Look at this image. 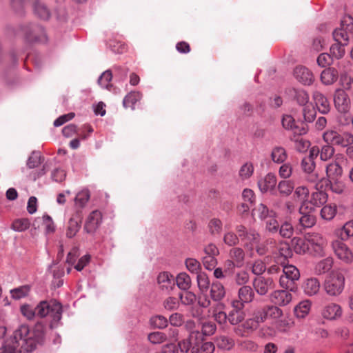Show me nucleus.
Returning <instances> with one entry per match:
<instances>
[{
	"mask_svg": "<svg viewBox=\"0 0 353 353\" xmlns=\"http://www.w3.org/2000/svg\"><path fill=\"white\" fill-rule=\"evenodd\" d=\"M45 336V325L42 323H37L32 330L28 325L22 324L14 330L12 339L4 342L0 353H30L44 343Z\"/></svg>",
	"mask_w": 353,
	"mask_h": 353,
	"instance_id": "obj_1",
	"label": "nucleus"
},
{
	"mask_svg": "<svg viewBox=\"0 0 353 353\" xmlns=\"http://www.w3.org/2000/svg\"><path fill=\"white\" fill-rule=\"evenodd\" d=\"M21 312L29 320L32 319L35 316L40 318L50 316L52 319L50 327L52 329L57 327L61 319L63 309L59 302L55 299H50L40 301L34 308L28 305H22Z\"/></svg>",
	"mask_w": 353,
	"mask_h": 353,
	"instance_id": "obj_2",
	"label": "nucleus"
},
{
	"mask_svg": "<svg viewBox=\"0 0 353 353\" xmlns=\"http://www.w3.org/2000/svg\"><path fill=\"white\" fill-rule=\"evenodd\" d=\"M323 139L327 143L345 148L353 144V134L340 129H329L324 132Z\"/></svg>",
	"mask_w": 353,
	"mask_h": 353,
	"instance_id": "obj_3",
	"label": "nucleus"
},
{
	"mask_svg": "<svg viewBox=\"0 0 353 353\" xmlns=\"http://www.w3.org/2000/svg\"><path fill=\"white\" fill-rule=\"evenodd\" d=\"M282 272L279 279L280 286L292 292L296 291V282L300 278L299 270L294 265H288L283 266Z\"/></svg>",
	"mask_w": 353,
	"mask_h": 353,
	"instance_id": "obj_4",
	"label": "nucleus"
},
{
	"mask_svg": "<svg viewBox=\"0 0 353 353\" xmlns=\"http://www.w3.org/2000/svg\"><path fill=\"white\" fill-rule=\"evenodd\" d=\"M20 31L27 43L43 41L46 39L44 29L37 24H23L20 27Z\"/></svg>",
	"mask_w": 353,
	"mask_h": 353,
	"instance_id": "obj_5",
	"label": "nucleus"
},
{
	"mask_svg": "<svg viewBox=\"0 0 353 353\" xmlns=\"http://www.w3.org/2000/svg\"><path fill=\"white\" fill-rule=\"evenodd\" d=\"M345 285V277L341 272L333 273L325 281L323 288L326 293L330 296H338L343 290Z\"/></svg>",
	"mask_w": 353,
	"mask_h": 353,
	"instance_id": "obj_6",
	"label": "nucleus"
},
{
	"mask_svg": "<svg viewBox=\"0 0 353 353\" xmlns=\"http://www.w3.org/2000/svg\"><path fill=\"white\" fill-rule=\"evenodd\" d=\"M32 3L33 10L39 17L43 20H47L50 17V12L48 8L39 0H11L12 8L19 12L25 3Z\"/></svg>",
	"mask_w": 353,
	"mask_h": 353,
	"instance_id": "obj_7",
	"label": "nucleus"
},
{
	"mask_svg": "<svg viewBox=\"0 0 353 353\" xmlns=\"http://www.w3.org/2000/svg\"><path fill=\"white\" fill-rule=\"evenodd\" d=\"M235 230L239 234V239L245 242V245H254L260 242L261 236L259 232L252 228L248 229L243 225H237Z\"/></svg>",
	"mask_w": 353,
	"mask_h": 353,
	"instance_id": "obj_8",
	"label": "nucleus"
},
{
	"mask_svg": "<svg viewBox=\"0 0 353 353\" xmlns=\"http://www.w3.org/2000/svg\"><path fill=\"white\" fill-rule=\"evenodd\" d=\"M332 248L339 259L346 264L353 262V253L349 247L341 240L334 241Z\"/></svg>",
	"mask_w": 353,
	"mask_h": 353,
	"instance_id": "obj_9",
	"label": "nucleus"
},
{
	"mask_svg": "<svg viewBox=\"0 0 353 353\" xmlns=\"http://www.w3.org/2000/svg\"><path fill=\"white\" fill-rule=\"evenodd\" d=\"M255 296L252 288L249 285L241 287L238 291V300L232 302V307L237 309H243L245 303H251Z\"/></svg>",
	"mask_w": 353,
	"mask_h": 353,
	"instance_id": "obj_10",
	"label": "nucleus"
},
{
	"mask_svg": "<svg viewBox=\"0 0 353 353\" xmlns=\"http://www.w3.org/2000/svg\"><path fill=\"white\" fill-rule=\"evenodd\" d=\"M334 103L339 112L346 113L350 109L351 101L344 90L337 89L334 94Z\"/></svg>",
	"mask_w": 353,
	"mask_h": 353,
	"instance_id": "obj_11",
	"label": "nucleus"
},
{
	"mask_svg": "<svg viewBox=\"0 0 353 353\" xmlns=\"http://www.w3.org/2000/svg\"><path fill=\"white\" fill-rule=\"evenodd\" d=\"M309 247L310 246L314 252V254L322 256L324 254L323 248L325 245V240L321 234L316 232H309L305 234Z\"/></svg>",
	"mask_w": 353,
	"mask_h": 353,
	"instance_id": "obj_12",
	"label": "nucleus"
},
{
	"mask_svg": "<svg viewBox=\"0 0 353 353\" xmlns=\"http://www.w3.org/2000/svg\"><path fill=\"white\" fill-rule=\"evenodd\" d=\"M252 285L256 293L261 296L265 295L270 290L274 288L275 283L272 278L259 276L254 279Z\"/></svg>",
	"mask_w": 353,
	"mask_h": 353,
	"instance_id": "obj_13",
	"label": "nucleus"
},
{
	"mask_svg": "<svg viewBox=\"0 0 353 353\" xmlns=\"http://www.w3.org/2000/svg\"><path fill=\"white\" fill-rule=\"evenodd\" d=\"M294 78L305 85H310L314 81V76L312 71L303 65H297L294 69Z\"/></svg>",
	"mask_w": 353,
	"mask_h": 353,
	"instance_id": "obj_14",
	"label": "nucleus"
},
{
	"mask_svg": "<svg viewBox=\"0 0 353 353\" xmlns=\"http://www.w3.org/2000/svg\"><path fill=\"white\" fill-rule=\"evenodd\" d=\"M292 294L288 290H278L272 292L270 295V301L278 306H285L292 301Z\"/></svg>",
	"mask_w": 353,
	"mask_h": 353,
	"instance_id": "obj_15",
	"label": "nucleus"
},
{
	"mask_svg": "<svg viewBox=\"0 0 353 353\" xmlns=\"http://www.w3.org/2000/svg\"><path fill=\"white\" fill-rule=\"evenodd\" d=\"M277 183L276 176L274 174L270 172L265 177L258 181V186L261 192L265 193L268 191L272 194H275V187Z\"/></svg>",
	"mask_w": 353,
	"mask_h": 353,
	"instance_id": "obj_16",
	"label": "nucleus"
},
{
	"mask_svg": "<svg viewBox=\"0 0 353 353\" xmlns=\"http://www.w3.org/2000/svg\"><path fill=\"white\" fill-rule=\"evenodd\" d=\"M283 127L288 130H292L294 134L302 135L307 132V128L305 125L299 126L295 124V120L290 114L283 115L281 120Z\"/></svg>",
	"mask_w": 353,
	"mask_h": 353,
	"instance_id": "obj_17",
	"label": "nucleus"
},
{
	"mask_svg": "<svg viewBox=\"0 0 353 353\" xmlns=\"http://www.w3.org/2000/svg\"><path fill=\"white\" fill-rule=\"evenodd\" d=\"M102 220L101 212L99 210L92 211L88 216L84 225V230L87 233L94 232L99 226Z\"/></svg>",
	"mask_w": 353,
	"mask_h": 353,
	"instance_id": "obj_18",
	"label": "nucleus"
},
{
	"mask_svg": "<svg viewBox=\"0 0 353 353\" xmlns=\"http://www.w3.org/2000/svg\"><path fill=\"white\" fill-rule=\"evenodd\" d=\"M341 307L336 303H331L326 305L322 310V316L328 320H336L342 316Z\"/></svg>",
	"mask_w": 353,
	"mask_h": 353,
	"instance_id": "obj_19",
	"label": "nucleus"
},
{
	"mask_svg": "<svg viewBox=\"0 0 353 353\" xmlns=\"http://www.w3.org/2000/svg\"><path fill=\"white\" fill-rule=\"evenodd\" d=\"M313 100L318 110L322 114H327L330 111V103L327 97L318 90L313 92Z\"/></svg>",
	"mask_w": 353,
	"mask_h": 353,
	"instance_id": "obj_20",
	"label": "nucleus"
},
{
	"mask_svg": "<svg viewBox=\"0 0 353 353\" xmlns=\"http://www.w3.org/2000/svg\"><path fill=\"white\" fill-rule=\"evenodd\" d=\"M157 283L161 290L169 292L174 287L175 282L172 275L163 272L158 275Z\"/></svg>",
	"mask_w": 353,
	"mask_h": 353,
	"instance_id": "obj_21",
	"label": "nucleus"
},
{
	"mask_svg": "<svg viewBox=\"0 0 353 353\" xmlns=\"http://www.w3.org/2000/svg\"><path fill=\"white\" fill-rule=\"evenodd\" d=\"M225 289L219 281L213 282L210 286V296L215 302L221 301L225 296Z\"/></svg>",
	"mask_w": 353,
	"mask_h": 353,
	"instance_id": "obj_22",
	"label": "nucleus"
},
{
	"mask_svg": "<svg viewBox=\"0 0 353 353\" xmlns=\"http://www.w3.org/2000/svg\"><path fill=\"white\" fill-rule=\"evenodd\" d=\"M81 224V219L79 214L73 215L68 221L66 236L68 238L74 237L79 230Z\"/></svg>",
	"mask_w": 353,
	"mask_h": 353,
	"instance_id": "obj_23",
	"label": "nucleus"
},
{
	"mask_svg": "<svg viewBox=\"0 0 353 353\" xmlns=\"http://www.w3.org/2000/svg\"><path fill=\"white\" fill-rule=\"evenodd\" d=\"M291 243L293 250L296 254H304L309 250V245L305 237H294L291 241Z\"/></svg>",
	"mask_w": 353,
	"mask_h": 353,
	"instance_id": "obj_24",
	"label": "nucleus"
},
{
	"mask_svg": "<svg viewBox=\"0 0 353 353\" xmlns=\"http://www.w3.org/2000/svg\"><path fill=\"white\" fill-rule=\"evenodd\" d=\"M304 207L302 205L299 208V212L301 216L299 218V225L304 228H310L316 223V217L310 212H304Z\"/></svg>",
	"mask_w": 353,
	"mask_h": 353,
	"instance_id": "obj_25",
	"label": "nucleus"
},
{
	"mask_svg": "<svg viewBox=\"0 0 353 353\" xmlns=\"http://www.w3.org/2000/svg\"><path fill=\"white\" fill-rule=\"evenodd\" d=\"M320 289V283L316 278L307 279L303 284L304 292L308 296L316 294Z\"/></svg>",
	"mask_w": 353,
	"mask_h": 353,
	"instance_id": "obj_26",
	"label": "nucleus"
},
{
	"mask_svg": "<svg viewBox=\"0 0 353 353\" xmlns=\"http://www.w3.org/2000/svg\"><path fill=\"white\" fill-rule=\"evenodd\" d=\"M142 98V94L140 92L132 91L128 93L123 100V105L125 108H131L134 110V105L137 102L139 101Z\"/></svg>",
	"mask_w": 353,
	"mask_h": 353,
	"instance_id": "obj_27",
	"label": "nucleus"
},
{
	"mask_svg": "<svg viewBox=\"0 0 353 353\" xmlns=\"http://www.w3.org/2000/svg\"><path fill=\"white\" fill-rule=\"evenodd\" d=\"M301 168L307 174H311L310 181L312 182H315L318 179V176L316 174H313V172L315 169L316 165L314 161L312 160L310 158L304 157L301 163Z\"/></svg>",
	"mask_w": 353,
	"mask_h": 353,
	"instance_id": "obj_28",
	"label": "nucleus"
},
{
	"mask_svg": "<svg viewBox=\"0 0 353 353\" xmlns=\"http://www.w3.org/2000/svg\"><path fill=\"white\" fill-rule=\"evenodd\" d=\"M270 156L272 161L278 164L284 163L288 158L287 152L282 146L274 147Z\"/></svg>",
	"mask_w": 353,
	"mask_h": 353,
	"instance_id": "obj_29",
	"label": "nucleus"
},
{
	"mask_svg": "<svg viewBox=\"0 0 353 353\" xmlns=\"http://www.w3.org/2000/svg\"><path fill=\"white\" fill-rule=\"evenodd\" d=\"M326 174L329 179H339L343 174V168L338 162L334 161L327 165Z\"/></svg>",
	"mask_w": 353,
	"mask_h": 353,
	"instance_id": "obj_30",
	"label": "nucleus"
},
{
	"mask_svg": "<svg viewBox=\"0 0 353 353\" xmlns=\"http://www.w3.org/2000/svg\"><path fill=\"white\" fill-rule=\"evenodd\" d=\"M229 256L237 263V268H241L244 263L245 254L244 250L239 247L230 249Z\"/></svg>",
	"mask_w": 353,
	"mask_h": 353,
	"instance_id": "obj_31",
	"label": "nucleus"
},
{
	"mask_svg": "<svg viewBox=\"0 0 353 353\" xmlns=\"http://www.w3.org/2000/svg\"><path fill=\"white\" fill-rule=\"evenodd\" d=\"M337 79V72L332 68H327L321 74V80L325 85H331Z\"/></svg>",
	"mask_w": 353,
	"mask_h": 353,
	"instance_id": "obj_32",
	"label": "nucleus"
},
{
	"mask_svg": "<svg viewBox=\"0 0 353 353\" xmlns=\"http://www.w3.org/2000/svg\"><path fill=\"white\" fill-rule=\"evenodd\" d=\"M333 265V259L327 257L318 262L315 265V272L318 274H322L331 270Z\"/></svg>",
	"mask_w": 353,
	"mask_h": 353,
	"instance_id": "obj_33",
	"label": "nucleus"
},
{
	"mask_svg": "<svg viewBox=\"0 0 353 353\" xmlns=\"http://www.w3.org/2000/svg\"><path fill=\"white\" fill-rule=\"evenodd\" d=\"M198 288L201 292L205 293L208 291L210 285V281L205 272H201L196 276Z\"/></svg>",
	"mask_w": 353,
	"mask_h": 353,
	"instance_id": "obj_34",
	"label": "nucleus"
},
{
	"mask_svg": "<svg viewBox=\"0 0 353 353\" xmlns=\"http://www.w3.org/2000/svg\"><path fill=\"white\" fill-rule=\"evenodd\" d=\"M277 188L282 196H288L294 188V183L291 180H283L279 183Z\"/></svg>",
	"mask_w": 353,
	"mask_h": 353,
	"instance_id": "obj_35",
	"label": "nucleus"
},
{
	"mask_svg": "<svg viewBox=\"0 0 353 353\" xmlns=\"http://www.w3.org/2000/svg\"><path fill=\"white\" fill-rule=\"evenodd\" d=\"M199 334V332H192L190 336V339H184L180 342H179L177 346L178 349L179 348L181 350V352L182 353H191V350L194 347H199V345H192V339L194 337V336H196Z\"/></svg>",
	"mask_w": 353,
	"mask_h": 353,
	"instance_id": "obj_36",
	"label": "nucleus"
},
{
	"mask_svg": "<svg viewBox=\"0 0 353 353\" xmlns=\"http://www.w3.org/2000/svg\"><path fill=\"white\" fill-rule=\"evenodd\" d=\"M177 286L182 290H188L191 287V279L185 272H181L176 277Z\"/></svg>",
	"mask_w": 353,
	"mask_h": 353,
	"instance_id": "obj_37",
	"label": "nucleus"
},
{
	"mask_svg": "<svg viewBox=\"0 0 353 353\" xmlns=\"http://www.w3.org/2000/svg\"><path fill=\"white\" fill-rule=\"evenodd\" d=\"M243 309L232 307L228 315V321L232 325H237L244 319Z\"/></svg>",
	"mask_w": 353,
	"mask_h": 353,
	"instance_id": "obj_38",
	"label": "nucleus"
},
{
	"mask_svg": "<svg viewBox=\"0 0 353 353\" xmlns=\"http://www.w3.org/2000/svg\"><path fill=\"white\" fill-rule=\"evenodd\" d=\"M43 161V158L41 157L40 152L33 151L27 160L26 165L29 169H34L41 164Z\"/></svg>",
	"mask_w": 353,
	"mask_h": 353,
	"instance_id": "obj_39",
	"label": "nucleus"
},
{
	"mask_svg": "<svg viewBox=\"0 0 353 353\" xmlns=\"http://www.w3.org/2000/svg\"><path fill=\"white\" fill-rule=\"evenodd\" d=\"M265 224L268 232L272 234L277 233L280 224L276 219V213H272L270 217L265 220Z\"/></svg>",
	"mask_w": 353,
	"mask_h": 353,
	"instance_id": "obj_40",
	"label": "nucleus"
},
{
	"mask_svg": "<svg viewBox=\"0 0 353 353\" xmlns=\"http://www.w3.org/2000/svg\"><path fill=\"white\" fill-rule=\"evenodd\" d=\"M216 343L218 347L223 350H230L234 345V341L231 337L224 335L218 336Z\"/></svg>",
	"mask_w": 353,
	"mask_h": 353,
	"instance_id": "obj_41",
	"label": "nucleus"
},
{
	"mask_svg": "<svg viewBox=\"0 0 353 353\" xmlns=\"http://www.w3.org/2000/svg\"><path fill=\"white\" fill-rule=\"evenodd\" d=\"M334 152V148L331 144L327 143L319 149L320 159L322 161H327L333 157Z\"/></svg>",
	"mask_w": 353,
	"mask_h": 353,
	"instance_id": "obj_42",
	"label": "nucleus"
},
{
	"mask_svg": "<svg viewBox=\"0 0 353 353\" xmlns=\"http://www.w3.org/2000/svg\"><path fill=\"white\" fill-rule=\"evenodd\" d=\"M30 287L28 285L20 286L10 290V294L14 299H20L28 295Z\"/></svg>",
	"mask_w": 353,
	"mask_h": 353,
	"instance_id": "obj_43",
	"label": "nucleus"
},
{
	"mask_svg": "<svg viewBox=\"0 0 353 353\" xmlns=\"http://www.w3.org/2000/svg\"><path fill=\"white\" fill-rule=\"evenodd\" d=\"M329 185L330 190L336 194H342L345 190V184L339 179H329Z\"/></svg>",
	"mask_w": 353,
	"mask_h": 353,
	"instance_id": "obj_44",
	"label": "nucleus"
},
{
	"mask_svg": "<svg viewBox=\"0 0 353 353\" xmlns=\"http://www.w3.org/2000/svg\"><path fill=\"white\" fill-rule=\"evenodd\" d=\"M344 45L342 43L336 42L330 47V55L332 58L339 59L345 54Z\"/></svg>",
	"mask_w": 353,
	"mask_h": 353,
	"instance_id": "obj_45",
	"label": "nucleus"
},
{
	"mask_svg": "<svg viewBox=\"0 0 353 353\" xmlns=\"http://www.w3.org/2000/svg\"><path fill=\"white\" fill-rule=\"evenodd\" d=\"M336 214V206L335 205H326L321 210V217L327 221L332 220Z\"/></svg>",
	"mask_w": 353,
	"mask_h": 353,
	"instance_id": "obj_46",
	"label": "nucleus"
},
{
	"mask_svg": "<svg viewBox=\"0 0 353 353\" xmlns=\"http://www.w3.org/2000/svg\"><path fill=\"white\" fill-rule=\"evenodd\" d=\"M349 30L341 27V28L336 29L333 32V37L336 42L342 43L344 41V44H347L349 40Z\"/></svg>",
	"mask_w": 353,
	"mask_h": 353,
	"instance_id": "obj_47",
	"label": "nucleus"
},
{
	"mask_svg": "<svg viewBox=\"0 0 353 353\" xmlns=\"http://www.w3.org/2000/svg\"><path fill=\"white\" fill-rule=\"evenodd\" d=\"M112 79V73L111 70H108L103 72L98 79V83L102 87L106 89H109L112 87L110 81Z\"/></svg>",
	"mask_w": 353,
	"mask_h": 353,
	"instance_id": "obj_48",
	"label": "nucleus"
},
{
	"mask_svg": "<svg viewBox=\"0 0 353 353\" xmlns=\"http://www.w3.org/2000/svg\"><path fill=\"white\" fill-rule=\"evenodd\" d=\"M150 323L154 327L163 329L168 326V321L165 316L157 315L150 319Z\"/></svg>",
	"mask_w": 353,
	"mask_h": 353,
	"instance_id": "obj_49",
	"label": "nucleus"
},
{
	"mask_svg": "<svg viewBox=\"0 0 353 353\" xmlns=\"http://www.w3.org/2000/svg\"><path fill=\"white\" fill-rule=\"evenodd\" d=\"M327 194L323 191L316 192L312 194L311 202L314 205L320 206L323 205L327 202Z\"/></svg>",
	"mask_w": 353,
	"mask_h": 353,
	"instance_id": "obj_50",
	"label": "nucleus"
},
{
	"mask_svg": "<svg viewBox=\"0 0 353 353\" xmlns=\"http://www.w3.org/2000/svg\"><path fill=\"white\" fill-rule=\"evenodd\" d=\"M185 291V292L181 293L179 294V299L181 303L185 305H193L196 300V294L194 292L188 290Z\"/></svg>",
	"mask_w": 353,
	"mask_h": 353,
	"instance_id": "obj_51",
	"label": "nucleus"
},
{
	"mask_svg": "<svg viewBox=\"0 0 353 353\" xmlns=\"http://www.w3.org/2000/svg\"><path fill=\"white\" fill-rule=\"evenodd\" d=\"M30 225L28 219H19L13 221L12 228L17 232H23L29 228Z\"/></svg>",
	"mask_w": 353,
	"mask_h": 353,
	"instance_id": "obj_52",
	"label": "nucleus"
},
{
	"mask_svg": "<svg viewBox=\"0 0 353 353\" xmlns=\"http://www.w3.org/2000/svg\"><path fill=\"white\" fill-rule=\"evenodd\" d=\"M90 194L88 190H83L79 192L74 198L76 205L79 207H83L90 199Z\"/></svg>",
	"mask_w": 353,
	"mask_h": 353,
	"instance_id": "obj_53",
	"label": "nucleus"
},
{
	"mask_svg": "<svg viewBox=\"0 0 353 353\" xmlns=\"http://www.w3.org/2000/svg\"><path fill=\"white\" fill-rule=\"evenodd\" d=\"M294 99L297 102V103L300 105L304 106L309 101V94L304 90H296L294 91Z\"/></svg>",
	"mask_w": 353,
	"mask_h": 353,
	"instance_id": "obj_54",
	"label": "nucleus"
},
{
	"mask_svg": "<svg viewBox=\"0 0 353 353\" xmlns=\"http://www.w3.org/2000/svg\"><path fill=\"white\" fill-rule=\"evenodd\" d=\"M280 235L283 238H290L294 233V228L291 223L284 222L279 225V231Z\"/></svg>",
	"mask_w": 353,
	"mask_h": 353,
	"instance_id": "obj_55",
	"label": "nucleus"
},
{
	"mask_svg": "<svg viewBox=\"0 0 353 353\" xmlns=\"http://www.w3.org/2000/svg\"><path fill=\"white\" fill-rule=\"evenodd\" d=\"M216 330V324L210 321H206L201 324V332L205 336H212Z\"/></svg>",
	"mask_w": 353,
	"mask_h": 353,
	"instance_id": "obj_56",
	"label": "nucleus"
},
{
	"mask_svg": "<svg viewBox=\"0 0 353 353\" xmlns=\"http://www.w3.org/2000/svg\"><path fill=\"white\" fill-rule=\"evenodd\" d=\"M280 256L285 259L290 258L292 256V250L287 242H280L277 248Z\"/></svg>",
	"mask_w": 353,
	"mask_h": 353,
	"instance_id": "obj_57",
	"label": "nucleus"
},
{
	"mask_svg": "<svg viewBox=\"0 0 353 353\" xmlns=\"http://www.w3.org/2000/svg\"><path fill=\"white\" fill-rule=\"evenodd\" d=\"M223 241L228 246H235L239 244V234L230 231L226 232L223 236Z\"/></svg>",
	"mask_w": 353,
	"mask_h": 353,
	"instance_id": "obj_58",
	"label": "nucleus"
},
{
	"mask_svg": "<svg viewBox=\"0 0 353 353\" xmlns=\"http://www.w3.org/2000/svg\"><path fill=\"white\" fill-rule=\"evenodd\" d=\"M222 221L216 218L211 219L208 223L210 232L212 234H220L222 230Z\"/></svg>",
	"mask_w": 353,
	"mask_h": 353,
	"instance_id": "obj_59",
	"label": "nucleus"
},
{
	"mask_svg": "<svg viewBox=\"0 0 353 353\" xmlns=\"http://www.w3.org/2000/svg\"><path fill=\"white\" fill-rule=\"evenodd\" d=\"M185 266L187 269L192 273H194L198 274V273H200L201 270V264L200 263L192 258H189L185 260Z\"/></svg>",
	"mask_w": 353,
	"mask_h": 353,
	"instance_id": "obj_60",
	"label": "nucleus"
},
{
	"mask_svg": "<svg viewBox=\"0 0 353 353\" xmlns=\"http://www.w3.org/2000/svg\"><path fill=\"white\" fill-rule=\"evenodd\" d=\"M148 339L153 344H159L166 340L167 336L161 332H154L148 334Z\"/></svg>",
	"mask_w": 353,
	"mask_h": 353,
	"instance_id": "obj_61",
	"label": "nucleus"
},
{
	"mask_svg": "<svg viewBox=\"0 0 353 353\" xmlns=\"http://www.w3.org/2000/svg\"><path fill=\"white\" fill-rule=\"evenodd\" d=\"M254 172V167L252 163H246L243 165L239 170V176L242 179H248L250 178Z\"/></svg>",
	"mask_w": 353,
	"mask_h": 353,
	"instance_id": "obj_62",
	"label": "nucleus"
},
{
	"mask_svg": "<svg viewBox=\"0 0 353 353\" xmlns=\"http://www.w3.org/2000/svg\"><path fill=\"white\" fill-rule=\"evenodd\" d=\"M163 305L167 310H175L179 307V302L177 298L169 296L163 301Z\"/></svg>",
	"mask_w": 353,
	"mask_h": 353,
	"instance_id": "obj_63",
	"label": "nucleus"
},
{
	"mask_svg": "<svg viewBox=\"0 0 353 353\" xmlns=\"http://www.w3.org/2000/svg\"><path fill=\"white\" fill-rule=\"evenodd\" d=\"M293 168L290 163H283L279 170L280 177L287 179L292 176Z\"/></svg>",
	"mask_w": 353,
	"mask_h": 353,
	"instance_id": "obj_64",
	"label": "nucleus"
}]
</instances>
